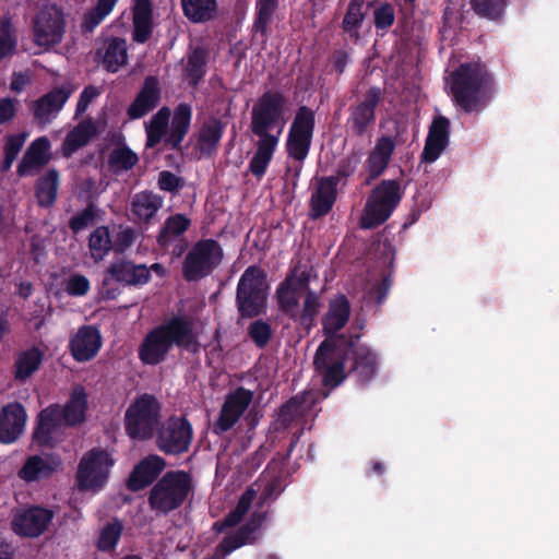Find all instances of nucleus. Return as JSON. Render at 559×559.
<instances>
[{
    "instance_id": "f257e3e1",
    "label": "nucleus",
    "mask_w": 559,
    "mask_h": 559,
    "mask_svg": "<svg viewBox=\"0 0 559 559\" xmlns=\"http://www.w3.org/2000/svg\"><path fill=\"white\" fill-rule=\"evenodd\" d=\"M174 347L192 354L200 348L192 322L179 314L171 316L150 330L139 345L138 356L144 365L157 366L165 361Z\"/></svg>"
},
{
    "instance_id": "f03ea898",
    "label": "nucleus",
    "mask_w": 559,
    "mask_h": 559,
    "mask_svg": "<svg viewBox=\"0 0 559 559\" xmlns=\"http://www.w3.org/2000/svg\"><path fill=\"white\" fill-rule=\"evenodd\" d=\"M452 100L466 114L483 111L492 99L495 81L487 67L480 62L461 63L450 81Z\"/></svg>"
},
{
    "instance_id": "7ed1b4c3",
    "label": "nucleus",
    "mask_w": 559,
    "mask_h": 559,
    "mask_svg": "<svg viewBox=\"0 0 559 559\" xmlns=\"http://www.w3.org/2000/svg\"><path fill=\"white\" fill-rule=\"evenodd\" d=\"M193 492L191 475L182 469L168 471L152 486L147 502L157 514L179 509Z\"/></svg>"
},
{
    "instance_id": "20e7f679",
    "label": "nucleus",
    "mask_w": 559,
    "mask_h": 559,
    "mask_svg": "<svg viewBox=\"0 0 559 559\" xmlns=\"http://www.w3.org/2000/svg\"><path fill=\"white\" fill-rule=\"evenodd\" d=\"M288 102V97L282 91L264 92L252 106L251 132L258 138H280L286 122Z\"/></svg>"
},
{
    "instance_id": "39448f33",
    "label": "nucleus",
    "mask_w": 559,
    "mask_h": 559,
    "mask_svg": "<svg viewBox=\"0 0 559 559\" xmlns=\"http://www.w3.org/2000/svg\"><path fill=\"white\" fill-rule=\"evenodd\" d=\"M265 271L257 265L248 266L236 288V306L240 318H257L263 314L267 304Z\"/></svg>"
},
{
    "instance_id": "423d86ee",
    "label": "nucleus",
    "mask_w": 559,
    "mask_h": 559,
    "mask_svg": "<svg viewBox=\"0 0 559 559\" xmlns=\"http://www.w3.org/2000/svg\"><path fill=\"white\" fill-rule=\"evenodd\" d=\"M403 198L401 185L394 179L380 181L370 192L364 213L360 218V226L364 229H373L384 224Z\"/></svg>"
},
{
    "instance_id": "0eeeda50",
    "label": "nucleus",
    "mask_w": 559,
    "mask_h": 559,
    "mask_svg": "<svg viewBox=\"0 0 559 559\" xmlns=\"http://www.w3.org/2000/svg\"><path fill=\"white\" fill-rule=\"evenodd\" d=\"M160 403L148 393L135 397L124 413V430L132 440H150L159 425Z\"/></svg>"
},
{
    "instance_id": "6e6552de",
    "label": "nucleus",
    "mask_w": 559,
    "mask_h": 559,
    "mask_svg": "<svg viewBox=\"0 0 559 559\" xmlns=\"http://www.w3.org/2000/svg\"><path fill=\"white\" fill-rule=\"evenodd\" d=\"M344 342V336L324 338L313 357V367L321 378V384L330 390L341 385L348 376L345 370Z\"/></svg>"
},
{
    "instance_id": "1a4fd4ad",
    "label": "nucleus",
    "mask_w": 559,
    "mask_h": 559,
    "mask_svg": "<svg viewBox=\"0 0 559 559\" xmlns=\"http://www.w3.org/2000/svg\"><path fill=\"white\" fill-rule=\"evenodd\" d=\"M224 251L215 239H200L187 252L182 276L187 282H199L210 276L222 263Z\"/></svg>"
},
{
    "instance_id": "9d476101",
    "label": "nucleus",
    "mask_w": 559,
    "mask_h": 559,
    "mask_svg": "<svg viewBox=\"0 0 559 559\" xmlns=\"http://www.w3.org/2000/svg\"><path fill=\"white\" fill-rule=\"evenodd\" d=\"M316 129V111L301 105L297 108L288 130L286 152L290 158L302 163L310 151Z\"/></svg>"
},
{
    "instance_id": "9b49d317",
    "label": "nucleus",
    "mask_w": 559,
    "mask_h": 559,
    "mask_svg": "<svg viewBox=\"0 0 559 559\" xmlns=\"http://www.w3.org/2000/svg\"><path fill=\"white\" fill-rule=\"evenodd\" d=\"M114 464L115 460L107 450L93 448L87 451L78 466L76 481L79 487L86 490L102 489L108 480Z\"/></svg>"
},
{
    "instance_id": "f8f14e48",
    "label": "nucleus",
    "mask_w": 559,
    "mask_h": 559,
    "mask_svg": "<svg viewBox=\"0 0 559 559\" xmlns=\"http://www.w3.org/2000/svg\"><path fill=\"white\" fill-rule=\"evenodd\" d=\"M193 439V428L185 416L173 415L158 428L156 447L166 455H181L188 452Z\"/></svg>"
},
{
    "instance_id": "ddd939ff",
    "label": "nucleus",
    "mask_w": 559,
    "mask_h": 559,
    "mask_svg": "<svg viewBox=\"0 0 559 559\" xmlns=\"http://www.w3.org/2000/svg\"><path fill=\"white\" fill-rule=\"evenodd\" d=\"M66 33V17L57 4L43 7L33 23L34 43L39 47H53L60 44Z\"/></svg>"
},
{
    "instance_id": "4468645a",
    "label": "nucleus",
    "mask_w": 559,
    "mask_h": 559,
    "mask_svg": "<svg viewBox=\"0 0 559 559\" xmlns=\"http://www.w3.org/2000/svg\"><path fill=\"white\" fill-rule=\"evenodd\" d=\"M382 98L383 90L371 86L362 99L349 106L346 127L354 136H365L372 129L377 120L376 111Z\"/></svg>"
},
{
    "instance_id": "2eb2a0df",
    "label": "nucleus",
    "mask_w": 559,
    "mask_h": 559,
    "mask_svg": "<svg viewBox=\"0 0 559 559\" xmlns=\"http://www.w3.org/2000/svg\"><path fill=\"white\" fill-rule=\"evenodd\" d=\"M359 334L344 336V350L346 360H352L348 374H353L360 384H367L378 371V356L367 345L359 344Z\"/></svg>"
},
{
    "instance_id": "dca6fc26",
    "label": "nucleus",
    "mask_w": 559,
    "mask_h": 559,
    "mask_svg": "<svg viewBox=\"0 0 559 559\" xmlns=\"http://www.w3.org/2000/svg\"><path fill=\"white\" fill-rule=\"evenodd\" d=\"M252 399V391L243 386H238L234 392L229 393L213 425V432L222 435L230 430L251 404Z\"/></svg>"
},
{
    "instance_id": "f3484780",
    "label": "nucleus",
    "mask_w": 559,
    "mask_h": 559,
    "mask_svg": "<svg viewBox=\"0 0 559 559\" xmlns=\"http://www.w3.org/2000/svg\"><path fill=\"white\" fill-rule=\"evenodd\" d=\"M59 413V404L53 403L37 414L32 432V440L37 447L53 449L57 445L56 435L64 426Z\"/></svg>"
},
{
    "instance_id": "a211bd4d",
    "label": "nucleus",
    "mask_w": 559,
    "mask_h": 559,
    "mask_svg": "<svg viewBox=\"0 0 559 559\" xmlns=\"http://www.w3.org/2000/svg\"><path fill=\"white\" fill-rule=\"evenodd\" d=\"M152 278L150 270L145 264H135L128 259H120L110 263L104 274L103 286L107 287L111 282L124 286H143Z\"/></svg>"
},
{
    "instance_id": "6ab92c4d",
    "label": "nucleus",
    "mask_w": 559,
    "mask_h": 559,
    "mask_svg": "<svg viewBox=\"0 0 559 559\" xmlns=\"http://www.w3.org/2000/svg\"><path fill=\"white\" fill-rule=\"evenodd\" d=\"M266 519V512L254 511L249 521L240 526L234 534L225 536L215 547L212 559H225L234 550L251 543L254 533L261 527Z\"/></svg>"
},
{
    "instance_id": "aec40b11",
    "label": "nucleus",
    "mask_w": 559,
    "mask_h": 559,
    "mask_svg": "<svg viewBox=\"0 0 559 559\" xmlns=\"http://www.w3.org/2000/svg\"><path fill=\"white\" fill-rule=\"evenodd\" d=\"M52 519L53 512L50 509L32 506L14 515L12 526L14 532L21 536L38 537L47 530Z\"/></svg>"
},
{
    "instance_id": "412c9836",
    "label": "nucleus",
    "mask_w": 559,
    "mask_h": 559,
    "mask_svg": "<svg viewBox=\"0 0 559 559\" xmlns=\"http://www.w3.org/2000/svg\"><path fill=\"white\" fill-rule=\"evenodd\" d=\"M395 141L390 135H381L370 150L366 159L367 177L365 185L369 186L386 170L395 152Z\"/></svg>"
},
{
    "instance_id": "4be33fe9",
    "label": "nucleus",
    "mask_w": 559,
    "mask_h": 559,
    "mask_svg": "<svg viewBox=\"0 0 559 559\" xmlns=\"http://www.w3.org/2000/svg\"><path fill=\"white\" fill-rule=\"evenodd\" d=\"M103 340L99 330L94 325H82L70 338L69 349L74 360L85 362L92 360L99 352Z\"/></svg>"
},
{
    "instance_id": "5701e85b",
    "label": "nucleus",
    "mask_w": 559,
    "mask_h": 559,
    "mask_svg": "<svg viewBox=\"0 0 559 559\" xmlns=\"http://www.w3.org/2000/svg\"><path fill=\"white\" fill-rule=\"evenodd\" d=\"M166 466L165 460L157 454H150L142 459L132 469L128 479L127 488L136 492L156 483L158 476Z\"/></svg>"
},
{
    "instance_id": "b1692460",
    "label": "nucleus",
    "mask_w": 559,
    "mask_h": 559,
    "mask_svg": "<svg viewBox=\"0 0 559 559\" xmlns=\"http://www.w3.org/2000/svg\"><path fill=\"white\" fill-rule=\"evenodd\" d=\"M162 90L158 79L154 75L146 76L133 102L127 108L129 119L143 118L158 106Z\"/></svg>"
},
{
    "instance_id": "393cba45",
    "label": "nucleus",
    "mask_w": 559,
    "mask_h": 559,
    "mask_svg": "<svg viewBox=\"0 0 559 559\" xmlns=\"http://www.w3.org/2000/svg\"><path fill=\"white\" fill-rule=\"evenodd\" d=\"M72 92L70 86L62 85L53 87L48 93L34 100L31 108L35 120L39 123H49L63 108Z\"/></svg>"
},
{
    "instance_id": "a878e982",
    "label": "nucleus",
    "mask_w": 559,
    "mask_h": 559,
    "mask_svg": "<svg viewBox=\"0 0 559 559\" xmlns=\"http://www.w3.org/2000/svg\"><path fill=\"white\" fill-rule=\"evenodd\" d=\"M450 140V120L444 116L433 118L421 152V162L433 163L445 150Z\"/></svg>"
},
{
    "instance_id": "bb28decb",
    "label": "nucleus",
    "mask_w": 559,
    "mask_h": 559,
    "mask_svg": "<svg viewBox=\"0 0 559 559\" xmlns=\"http://www.w3.org/2000/svg\"><path fill=\"white\" fill-rule=\"evenodd\" d=\"M337 199V178L336 177H321L318 179L317 186L311 193L309 201V216L312 219H318L333 209Z\"/></svg>"
},
{
    "instance_id": "cd10ccee",
    "label": "nucleus",
    "mask_w": 559,
    "mask_h": 559,
    "mask_svg": "<svg viewBox=\"0 0 559 559\" xmlns=\"http://www.w3.org/2000/svg\"><path fill=\"white\" fill-rule=\"evenodd\" d=\"M50 147V141L47 136L35 139L28 145L17 165V176L21 178L27 177L45 167L51 159Z\"/></svg>"
},
{
    "instance_id": "c85d7f7f",
    "label": "nucleus",
    "mask_w": 559,
    "mask_h": 559,
    "mask_svg": "<svg viewBox=\"0 0 559 559\" xmlns=\"http://www.w3.org/2000/svg\"><path fill=\"white\" fill-rule=\"evenodd\" d=\"M26 411L19 403H9L0 411V442L13 443L22 435L26 423Z\"/></svg>"
},
{
    "instance_id": "c756f323",
    "label": "nucleus",
    "mask_w": 559,
    "mask_h": 559,
    "mask_svg": "<svg viewBox=\"0 0 559 559\" xmlns=\"http://www.w3.org/2000/svg\"><path fill=\"white\" fill-rule=\"evenodd\" d=\"M350 305L344 295H340L330 302L326 313L322 318V326L325 338L337 336H349L350 334L338 333L348 322Z\"/></svg>"
},
{
    "instance_id": "7c9ffc66",
    "label": "nucleus",
    "mask_w": 559,
    "mask_h": 559,
    "mask_svg": "<svg viewBox=\"0 0 559 559\" xmlns=\"http://www.w3.org/2000/svg\"><path fill=\"white\" fill-rule=\"evenodd\" d=\"M95 58L109 73H116L128 61V47L124 38L109 37L103 48H98Z\"/></svg>"
},
{
    "instance_id": "2f4dec72",
    "label": "nucleus",
    "mask_w": 559,
    "mask_h": 559,
    "mask_svg": "<svg viewBox=\"0 0 559 559\" xmlns=\"http://www.w3.org/2000/svg\"><path fill=\"white\" fill-rule=\"evenodd\" d=\"M163 198L150 190L135 193L130 202L132 221L138 224H150L163 206Z\"/></svg>"
},
{
    "instance_id": "473e14b6",
    "label": "nucleus",
    "mask_w": 559,
    "mask_h": 559,
    "mask_svg": "<svg viewBox=\"0 0 559 559\" xmlns=\"http://www.w3.org/2000/svg\"><path fill=\"white\" fill-rule=\"evenodd\" d=\"M88 408L87 394L82 385L73 388L68 401L63 406L59 404V416L66 427H78L86 420Z\"/></svg>"
},
{
    "instance_id": "72a5a7b5",
    "label": "nucleus",
    "mask_w": 559,
    "mask_h": 559,
    "mask_svg": "<svg viewBox=\"0 0 559 559\" xmlns=\"http://www.w3.org/2000/svg\"><path fill=\"white\" fill-rule=\"evenodd\" d=\"M312 402L313 401L310 400V394L307 392H301L292 396L280 406L274 429L278 431L289 428L296 419L306 414Z\"/></svg>"
},
{
    "instance_id": "f704fd0d",
    "label": "nucleus",
    "mask_w": 559,
    "mask_h": 559,
    "mask_svg": "<svg viewBox=\"0 0 559 559\" xmlns=\"http://www.w3.org/2000/svg\"><path fill=\"white\" fill-rule=\"evenodd\" d=\"M209 50L204 46H190L187 51V62L183 76L192 88H197L207 71Z\"/></svg>"
},
{
    "instance_id": "c9c22d12",
    "label": "nucleus",
    "mask_w": 559,
    "mask_h": 559,
    "mask_svg": "<svg viewBox=\"0 0 559 559\" xmlns=\"http://www.w3.org/2000/svg\"><path fill=\"white\" fill-rule=\"evenodd\" d=\"M225 127L226 123L214 116H210L203 121L197 138L198 148L202 154L211 156L216 152Z\"/></svg>"
},
{
    "instance_id": "e433bc0d",
    "label": "nucleus",
    "mask_w": 559,
    "mask_h": 559,
    "mask_svg": "<svg viewBox=\"0 0 559 559\" xmlns=\"http://www.w3.org/2000/svg\"><path fill=\"white\" fill-rule=\"evenodd\" d=\"M132 21L133 41L138 44L146 43L153 33V7L151 0H135Z\"/></svg>"
},
{
    "instance_id": "4c0bfd02",
    "label": "nucleus",
    "mask_w": 559,
    "mask_h": 559,
    "mask_svg": "<svg viewBox=\"0 0 559 559\" xmlns=\"http://www.w3.org/2000/svg\"><path fill=\"white\" fill-rule=\"evenodd\" d=\"M192 118V108L187 103H180L174 111L170 131L165 142L166 145L170 146L173 150H180L181 143L186 138Z\"/></svg>"
},
{
    "instance_id": "58836bf2",
    "label": "nucleus",
    "mask_w": 559,
    "mask_h": 559,
    "mask_svg": "<svg viewBox=\"0 0 559 559\" xmlns=\"http://www.w3.org/2000/svg\"><path fill=\"white\" fill-rule=\"evenodd\" d=\"M278 142V136L259 138L257 142V150L248 166V171H250L258 180L265 175Z\"/></svg>"
},
{
    "instance_id": "ea45409f",
    "label": "nucleus",
    "mask_w": 559,
    "mask_h": 559,
    "mask_svg": "<svg viewBox=\"0 0 559 559\" xmlns=\"http://www.w3.org/2000/svg\"><path fill=\"white\" fill-rule=\"evenodd\" d=\"M190 226L191 219L185 214L177 213L168 216L156 237L157 245L163 250H169L176 240L185 238L183 235Z\"/></svg>"
},
{
    "instance_id": "a19ab883",
    "label": "nucleus",
    "mask_w": 559,
    "mask_h": 559,
    "mask_svg": "<svg viewBox=\"0 0 559 559\" xmlns=\"http://www.w3.org/2000/svg\"><path fill=\"white\" fill-rule=\"evenodd\" d=\"M97 133V128L91 118L79 122L68 134L62 143V155L70 157L81 147L85 146Z\"/></svg>"
},
{
    "instance_id": "79ce46f5",
    "label": "nucleus",
    "mask_w": 559,
    "mask_h": 559,
    "mask_svg": "<svg viewBox=\"0 0 559 559\" xmlns=\"http://www.w3.org/2000/svg\"><path fill=\"white\" fill-rule=\"evenodd\" d=\"M60 175L56 168L48 169L35 183V198L40 207L52 206L58 197Z\"/></svg>"
},
{
    "instance_id": "37998d69",
    "label": "nucleus",
    "mask_w": 559,
    "mask_h": 559,
    "mask_svg": "<svg viewBox=\"0 0 559 559\" xmlns=\"http://www.w3.org/2000/svg\"><path fill=\"white\" fill-rule=\"evenodd\" d=\"M44 353L36 346L21 352L14 361V379L26 382L41 366Z\"/></svg>"
},
{
    "instance_id": "c03bdc74",
    "label": "nucleus",
    "mask_w": 559,
    "mask_h": 559,
    "mask_svg": "<svg viewBox=\"0 0 559 559\" xmlns=\"http://www.w3.org/2000/svg\"><path fill=\"white\" fill-rule=\"evenodd\" d=\"M181 8L183 15L195 24L213 21L218 15L216 0H181Z\"/></svg>"
},
{
    "instance_id": "a18cd8bd",
    "label": "nucleus",
    "mask_w": 559,
    "mask_h": 559,
    "mask_svg": "<svg viewBox=\"0 0 559 559\" xmlns=\"http://www.w3.org/2000/svg\"><path fill=\"white\" fill-rule=\"evenodd\" d=\"M366 4L362 0H352L348 3L341 27L353 43L360 40V28L366 17Z\"/></svg>"
},
{
    "instance_id": "49530a36",
    "label": "nucleus",
    "mask_w": 559,
    "mask_h": 559,
    "mask_svg": "<svg viewBox=\"0 0 559 559\" xmlns=\"http://www.w3.org/2000/svg\"><path fill=\"white\" fill-rule=\"evenodd\" d=\"M255 495L257 493L252 488L246 489L241 493L236 507L233 510H230L224 516L223 520L217 521L213 524V530L216 533H223L226 528L235 527L236 525H238L242 521L245 515L248 513L255 498Z\"/></svg>"
},
{
    "instance_id": "de8ad7c7",
    "label": "nucleus",
    "mask_w": 559,
    "mask_h": 559,
    "mask_svg": "<svg viewBox=\"0 0 559 559\" xmlns=\"http://www.w3.org/2000/svg\"><path fill=\"white\" fill-rule=\"evenodd\" d=\"M278 7V0H258L255 3V14L252 24V31L260 34L262 41L267 39L269 26L273 22L274 13Z\"/></svg>"
},
{
    "instance_id": "09e8293b",
    "label": "nucleus",
    "mask_w": 559,
    "mask_h": 559,
    "mask_svg": "<svg viewBox=\"0 0 559 559\" xmlns=\"http://www.w3.org/2000/svg\"><path fill=\"white\" fill-rule=\"evenodd\" d=\"M55 469L56 467L49 461L39 455H32L19 471V477L27 483L36 481L49 477Z\"/></svg>"
},
{
    "instance_id": "8fccbe9b",
    "label": "nucleus",
    "mask_w": 559,
    "mask_h": 559,
    "mask_svg": "<svg viewBox=\"0 0 559 559\" xmlns=\"http://www.w3.org/2000/svg\"><path fill=\"white\" fill-rule=\"evenodd\" d=\"M118 0H97L82 19L81 29L84 34L92 33L114 10Z\"/></svg>"
},
{
    "instance_id": "3c124183",
    "label": "nucleus",
    "mask_w": 559,
    "mask_h": 559,
    "mask_svg": "<svg viewBox=\"0 0 559 559\" xmlns=\"http://www.w3.org/2000/svg\"><path fill=\"white\" fill-rule=\"evenodd\" d=\"M276 300L282 313L292 320H297L299 294L290 287V278H285L276 288Z\"/></svg>"
},
{
    "instance_id": "603ef678",
    "label": "nucleus",
    "mask_w": 559,
    "mask_h": 559,
    "mask_svg": "<svg viewBox=\"0 0 559 559\" xmlns=\"http://www.w3.org/2000/svg\"><path fill=\"white\" fill-rule=\"evenodd\" d=\"M88 248L95 262L102 261L112 249L107 226L96 227L88 237Z\"/></svg>"
},
{
    "instance_id": "864d4df0",
    "label": "nucleus",
    "mask_w": 559,
    "mask_h": 559,
    "mask_svg": "<svg viewBox=\"0 0 559 559\" xmlns=\"http://www.w3.org/2000/svg\"><path fill=\"white\" fill-rule=\"evenodd\" d=\"M321 302L317 292L309 289L308 294L305 295L302 302V310H297V322L307 331H310L314 324L316 319L320 312Z\"/></svg>"
},
{
    "instance_id": "5fc2aeb1",
    "label": "nucleus",
    "mask_w": 559,
    "mask_h": 559,
    "mask_svg": "<svg viewBox=\"0 0 559 559\" xmlns=\"http://www.w3.org/2000/svg\"><path fill=\"white\" fill-rule=\"evenodd\" d=\"M472 10L481 19L501 22L508 0H469Z\"/></svg>"
},
{
    "instance_id": "6e6d98bb",
    "label": "nucleus",
    "mask_w": 559,
    "mask_h": 559,
    "mask_svg": "<svg viewBox=\"0 0 559 559\" xmlns=\"http://www.w3.org/2000/svg\"><path fill=\"white\" fill-rule=\"evenodd\" d=\"M138 162V155L126 145L115 147L108 155L109 169L116 175L131 170Z\"/></svg>"
},
{
    "instance_id": "4d7b16f0",
    "label": "nucleus",
    "mask_w": 559,
    "mask_h": 559,
    "mask_svg": "<svg viewBox=\"0 0 559 559\" xmlns=\"http://www.w3.org/2000/svg\"><path fill=\"white\" fill-rule=\"evenodd\" d=\"M17 39L14 34L11 19L0 17V61L12 57L16 52Z\"/></svg>"
},
{
    "instance_id": "13d9d810",
    "label": "nucleus",
    "mask_w": 559,
    "mask_h": 559,
    "mask_svg": "<svg viewBox=\"0 0 559 559\" xmlns=\"http://www.w3.org/2000/svg\"><path fill=\"white\" fill-rule=\"evenodd\" d=\"M122 525L119 521L107 523L100 531L97 548L100 551H111L117 547V544L121 537Z\"/></svg>"
},
{
    "instance_id": "bf43d9fd",
    "label": "nucleus",
    "mask_w": 559,
    "mask_h": 559,
    "mask_svg": "<svg viewBox=\"0 0 559 559\" xmlns=\"http://www.w3.org/2000/svg\"><path fill=\"white\" fill-rule=\"evenodd\" d=\"M451 4L452 2L449 1L442 14V26L440 28L442 40H452L462 21V14L453 9Z\"/></svg>"
},
{
    "instance_id": "052dcab7",
    "label": "nucleus",
    "mask_w": 559,
    "mask_h": 559,
    "mask_svg": "<svg viewBox=\"0 0 559 559\" xmlns=\"http://www.w3.org/2000/svg\"><path fill=\"white\" fill-rule=\"evenodd\" d=\"M248 335L258 348H264L272 338V328L263 320H255L248 326Z\"/></svg>"
},
{
    "instance_id": "680f3d73",
    "label": "nucleus",
    "mask_w": 559,
    "mask_h": 559,
    "mask_svg": "<svg viewBox=\"0 0 559 559\" xmlns=\"http://www.w3.org/2000/svg\"><path fill=\"white\" fill-rule=\"evenodd\" d=\"M97 209L96 205L91 202L80 213L73 215L69 221V228L78 234L81 230L87 228L92 225L96 218Z\"/></svg>"
},
{
    "instance_id": "e2e57ef3",
    "label": "nucleus",
    "mask_w": 559,
    "mask_h": 559,
    "mask_svg": "<svg viewBox=\"0 0 559 559\" xmlns=\"http://www.w3.org/2000/svg\"><path fill=\"white\" fill-rule=\"evenodd\" d=\"M311 271L312 267H310V270H300L299 265H296L288 272L285 278H290V287L294 288L295 292L298 294L301 292L308 294V290L311 289Z\"/></svg>"
},
{
    "instance_id": "0e129e2a",
    "label": "nucleus",
    "mask_w": 559,
    "mask_h": 559,
    "mask_svg": "<svg viewBox=\"0 0 559 559\" xmlns=\"http://www.w3.org/2000/svg\"><path fill=\"white\" fill-rule=\"evenodd\" d=\"M395 12L390 3H382L373 11V23L378 31L386 32L394 23Z\"/></svg>"
},
{
    "instance_id": "69168bd1",
    "label": "nucleus",
    "mask_w": 559,
    "mask_h": 559,
    "mask_svg": "<svg viewBox=\"0 0 559 559\" xmlns=\"http://www.w3.org/2000/svg\"><path fill=\"white\" fill-rule=\"evenodd\" d=\"M157 186L162 191L176 193L183 188L185 180L169 170H162L158 174Z\"/></svg>"
},
{
    "instance_id": "338daca9",
    "label": "nucleus",
    "mask_w": 559,
    "mask_h": 559,
    "mask_svg": "<svg viewBox=\"0 0 559 559\" xmlns=\"http://www.w3.org/2000/svg\"><path fill=\"white\" fill-rule=\"evenodd\" d=\"M66 289L71 296H85L91 289V284L86 276L74 274L69 277Z\"/></svg>"
},
{
    "instance_id": "774afa93",
    "label": "nucleus",
    "mask_w": 559,
    "mask_h": 559,
    "mask_svg": "<svg viewBox=\"0 0 559 559\" xmlns=\"http://www.w3.org/2000/svg\"><path fill=\"white\" fill-rule=\"evenodd\" d=\"M359 162V156L356 153H352L350 155L343 158L337 165L336 174L333 176L337 178V183L342 178H348L353 176Z\"/></svg>"
}]
</instances>
